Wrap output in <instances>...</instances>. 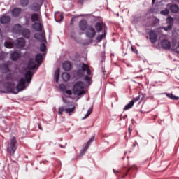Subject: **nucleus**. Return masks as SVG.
I'll return each mask as SVG.
<instances>
[{
  "mask_svg": "<svg viewBox=\"0 0 179 179\" xmlns=\"http://www.w3.org/2000/svg\"><path fill=\"white\" fill-rule=\"evenodd\" d=\"M34 73L31 71H28L24 73L25 78H20L18 80L17 85L15 87V84L12 85L10 83H8L7 90L10 93H13L14 94H17L19 92H22L26 89V83H30L31 79H33Z\"/></svg>",
  "mask_w": 179,
  "mask_h": 179,
  "instance_id": "nucleus-1",
  "label": "nucleus"
},
{
  "mask_svg": "<svg viewBox=\"0 0 179 179\" xmlns=\"http://www.w3.org/2000/svg\"><path fill=\"white\" fill-rule=\"evenodd\" d=\"M84 89L85 83L82 81H78L73 86V94L75 96H82L85 93V90H83Z\"/></svg>",
  "mask_w": 179,
  "mask_h": 179,
  "instance_id": "nucleus-2",
  "label": "nucleus"
},
{
  "mask_svg": "<svg viewBox=\"0 0 179 179\" xmlns=\"http://www.w3.org/2000/svg\"><path fill=\"white\" fill-rule=\"evenodd\" d=\"M81 69H78L76 71V76L78 78H83L85 76V72H87V75H92V70L90 67H89V64H86L85 63H82L80 64Z\"/></svg>",
  "mask_w": 179,
  "mask_h": 179,
  "instance_id": "nucleus-3",
  "label": "nucleus"
},
{
  "mask_svg": "<svg viewBox=\"0 0 179 179\" xmlns=\"http://www.w3.org/2000/svg\"><path fill=\"white\" fill-rule=\"evenodd\" d=\"M16 149H17V141L15 137H13L8 141L7 150L11 156H13L15 152H16Z\"/></svg>",
  "mask_w": 179,
  "mask_h": 179,
  "instance_id": "nucleus-4",
  "label": "nucleus"
},
{
  "mask_svg": "<svg viewBox=\"0 0 179 179\" xmlns=\"http://www.w3.org/2000/svg\"><path fill=\"white\" fill-rule=\"evenodd\" d=\"M135 169H136V166H132L129 167L128 169H127V168L125 167L121 169L120 171H115V169H113V173L116 176H117V177H121V178H125V177L128 176V173H129V171H134Z\"/></svg>",
  "mask_w": 179,
  "mask_h": 179,
  "instance_id": "nucleus-5",
  "label": "nucleus"
},
{
  "mask_svg": "<svg viewBox=\"0 0 179 179\" xmlns=\"http://www.w3.org/2000/svg\"><path fill=\"white\" fill-rule=\"evenodd\" d=\"M14 30H17V33L22 34L24 38H30L31 31L27 28L22 29V25L17 24L14 26Z\"/></svg>",
  "mask_w": 179,
  "mask_h": 179,
  "instance_id": "nucleus-6",
  "label": "nucleus"
},
{
  "mask_svg": "<svg viewBox=\"0 0 179 179\" xmlns=\"http://www.w3.org/2000/svg\"><path fill=\"white\" fill-rule=\"evenodd\" d=\"M13 66V62L11 61H8L6 62L0 64L1 71H4L6 73L12 72V66Z\"/></svg>",
  "mask_w": 179,
  "mask_h": 179,
  "instance_id": "nucleus-7",
  "label": "nucleus"
},
{
  "mask_svg": "<svg viewBox=\"0 0 179 179\" xmlns=\"http://www.w3.org/2000/svg\"><path fill=\"white\" fill-rule=\"evenodd\" d=\"M96 34L97 31H96V29L92 25H89L88 29L85 31V36L87 38H94Z\"/></svg>",
  "mask_w": 179,
  "mask_h": 179,
  "instance_id": "nucleus-8",
  "label": "nucleus"
},
{
  "mask_svg": "<svg viewBox=\"0 0 179 179\" xmlns=\"http://www.w3.org/2000/svg\"><path fill=\"white\" fill-rule=\"evenodd\" d=\"M95 30L97 33H100V31H103L105 34H107V26L104 22H96L94 25Z\"/></svg>",
  "mask_w": 179,
  "mask_h": 179,
  "instance_id": "nucleus-9",
  "label": "nucleus"
},
{
  "mask_svg": "<svg viewBox=\"0 0 179 179\" xmlns=\"http://www.w3.org/2000/svg\"><path fill=\"white\" fill-rule=\"evenodd\" d=\"M78 27L81 31H86L89 29L87 21L85 19H83L79 22Z\"/></svg>",
  "mask_w": 179,
  "mask_h": 179,
  "instance_id": "nucleus-10",
  "label": "nucleus"
},
{
  "mask_svg": "<svg viewBox=\"0 0 179 179\" xmlns=\"http://www.w3.org/2000/svg\"><path fill=\"white\" fill-rule=\"evenodd\" d=\"M36 68H37V64H36V62H34V59H29L28 61L27 69L29 71H34Z\"/></svg>",
  "mask_w": 179,
  "mask_h": 179,
  "instance_id": "nucleus-11",
  "label": "nucleus"
},
{
  "mask_svg": "<svg viewBox=\"0 0 179 179\" xmlns=\"http://www.w3.org/2000/svg\"><path fill=\"white\" fill-rule=\"evenodd\" d=\"M24 45H26V40L24 38L17 39V43L15 44L17 48H23Z\"/></svg>",
  "mask_w": 179,
  "mask_h": 179,
  "instance_id": "nucleus-12",
  "label": "nucleus"
},
{
  "mask_svg": "<svg viewBox=\"0 0 179 179\" xmlns=\"http://www.w3.org/2000/svg\"><path fill=\"white\" fill-rule=\"evenodd\" d=\"M161 45L164 50H170L171 48V43L166 39H164L161 41Z\"/></svg>",
  "mask_w": 179,
  "mask_h": 179,
  "instance_id": "nucleus-13",
  "label": "nucleus"
},
{
  "mask_svg": "<svg viewBox=\"0 0 179 179\" xmlns=\"http://www.w3.org/2000/svg\"><path fill=\"white\" fill-rule=\"evenodd\" d=\"M93 141H94V136H92L89 141L87 143L86 145L85 146L84 149L82 150L80 156H83V155H85L86 153V150H87L89 149V146H90L92 142H93Z\"/></svg>",
  "mask_w": 179,
  "mask_h": 179,
  "instance_id": "nucleus-14",
  "label": "nucleus"
},
{
  "mask_svg": "<svg viewBox=\"0 0 179 179\" xmlns=\"http://www.w3.org/2000/svg\"><path fill=\"white\" fill-rule=\"evenodd\" d=\"M150 41H151L152 44H155L157 41V34L155 31H150Z\"/></svg>",
  "mask_w": 179,
  "mask_h": 179,
  "instance_id": "nucleus-15",
  "label": "nucleus"
},
{
  "mask_svg": "<svg viewBox=\"0 0 179 179\" xmlns=\"http://www.w3.org/2000/svg\"><path fill=\"white\" fill-rule=\"evenodd\" d=\"M62 68L64 71H71V69H72V64L69 61H65L62 64Z\"/></svg>",
  "mask_w": 179,
  "mask_h": 179,
  "instance_id": "nucleus-16",
  "label": "nucleus"
},
{
  "mask_svg": "<svg viewBox=\"0 0 179 179\" xmlns=\"http://www.w3.org/2000/svg\"><path fill=\"white\" fill-rule=\"evenodd\" d=\"M10 20H11L10 16L3 15L0 18V22L1 23V24H8V23L10 22Z\"/></svg>",
  "mask_w": 179,
  "mask_h": 179,
  "instance_id": "nucleus-17",
  "label": "nucleus"
},
{
  "mask_svg": "<svg viewBox=\"0 0 179 179\" xmlns=\"http://www.w3.org/2000/svg\"><path fill=\"white\" fill-rule=\"evenodd\" d=\"M34 37L36 40H39L41 42L45 41V35L44 33L35 34Z\"/></svg>",
  "mask_w": 179,
  "mask_h": 179,
  "instance_id": "nucleus-18",
  "label": "nucleus"
},
{
  "mask_svg": "<svg viewBox=\"0 0 179 179\" xmlns=\"http://www.w3.org/2000/svg\"><path fill=\"white\" fill-rule=\"evenodd\" d=\"M32 29L35 30V31H43V25L40 22H35L32 25Z\"/></svg>",
  "mask_w": 179,
  "mask_h": 179,
  "instance_id": "nucleus-19",
  "label": "nucleus"
},
{
  "mask_svg": "<svg viewBox=\"0 0 179 179\" xmlns=\"http://www.w3.org/2000/svg\"><path fill=\"white\" fill-rule=\"evenodd\" d=\"M20 13H22V8H15L13 9L11 11V15L14 17H17V16H19Z\"/></svg>",
  "mask_w": 179,
  "mask_h": 179,
  "instance_id": "nucleus-20",
  "label": "nucleus"
},
{
  "mask_svg": "<svg viewBox=\"0 0 179 179\" xmlns=\"http://www.w3.org/2000/svg\"><path fill=\"white\" fill-rule=\"evenodd\" d=\"M20 58V53L17 52H11L10 53V59L12 61H17Z\"/></svg>",
  "mask_w": 179,
  "mask_h": 179,
  "instance_id": "nucleus-21",
  "label": "nucleus"
},
{
  "mask_svg": "<svg viewBox=\"0 0 179 179\" xmlns=\"http://www.w3.org/2000/svg\"><path fill=\"white\" fill-rule=\"evenodd\" d=\"M40 4H38V3H33L29 6V9H31V10H33L34 12H38V10H40Z\"/></svg>",
  "mask_w": 179,
  "mask_h": 179,
  "instance_id": "nucleus-22",
  "label": "nucleus"
},
{
  "mask_svg": "<svg viewBox=\"0 0 179 179\" xmlns=\"http://www.w3.org/2000/svg\"><path fill=\"white\" fill-rule=\"evenodd\" d=\"M35 62L38 64V65H41L43 63V55L41 53H38L35 57Z\"/></svg>",
  "mask_w": 179,
  "mask_h": 179,
  "instance_id": "nucleus-23",
  "label": "nucleus"
},
{
  "mask_svg": "<svg viewBox=\"0 0 179 179\" xmlns=\"http://www.w3.org/2000/svg\"><path fill=\"white\" fill-rule=\"evenodd\" d=\"M169 10L172 13H178L179 11V7L177 6V4H172L169 7Z\"/></svg>",
  "mask_w": 179,
  "mask_h": 179,
  "instance_id": "nucleus-24",
  "label": "nucleus"
},
{
  "mask_svg": "<svg viewBox=\"0 0 179 179\" xmlns=\"http://www.w3.org/2000/svg\"><path fill=\"white\" fill-rule=\"evenodd\" d=\"M31 22H41V17L37 13H33L31 16Z\"/></svg>",
  "mask_w": 179,
  "mask_h": 179,
  "instance_id": "nucleus-25",
  "label": "nucleus"
},
{
  "mask_svg": "<svg viewBox=\"0 0 179 179\" xmlns=\"http://www.w3.org/2000/svg\"><path fill=\"white\" fill-rule=\"evenodd\" d=\"M70 78H71V76H69V73H63L62 74V78L63 79V80L64 82H68V80H69Z\"/></svg>",
  "mask_w": 179,
  "mask_h": 179,
  "instance_id": "nucleus-26",
  "label": "nucleus"
},
{
  "mask_svg": "<svg viewBox=\"0 0 179 179\" xmlns=\"http://www.w3.org/2000/svg\"><path fill=\"white\" fill-rule=\"evenodd\" d=\"M59 72H60L59 69H56V71L55 72V79L57 83H58V82L59 80Z\"/></svg>",
  "mask_w": 179,
  "mask_h": 179,
  "instance_id": "nucleus-27",
  "label": "nucleus"
},
{
  "mask_svg": "<svg viewBox=\"0 0 179 179\" xmlns=\"http://www.w3.org/2000/svg\"><path fill=\"white\" fill-rule=\"evenodd\" d=\"M29 2H30V0H20V4L21 6H23V8H26V6L29 5Z\"/></svg>",
  "mask_w": 179,
  "mask_h": 179,
  "instance_id": "nucleus-28",
  "label": "nucleus"
},
{
  "mask_svg": "<svg viewBox=\"0 0 179 179\" xmlns=\"http://www.w3.org/2000/svg\"><path fill=\"white\" fill-rule=\"evenodd\" d=\"M106 34L103 32V34H101V35H98L96 38V42L97 43H100V41H101V40H103V38H104V37H106Z\"/></svg>",
  "mask_w": 179,
  "mask_h": 179,
  "instance_id": "nucleus-29",
  "label": "nucleus"
},
{
  "mask_svg": "<svg viewBox=\"0 0 179 179\" xmlns=\"http://www.w3.org/2000/svg\"><path fill=\"white\" fill-rule=\"evenodd\" d=\"M134 101H130L127 105L125 106L124 108V111H127V110H129L130 108H132L134 107Z\"/></svg>",
  "mask_w": 179,
  "mask_h": 179,
  "instance_id": "nucleus-30",
  "label": "nucleus"
},
{
  "mask_svg": "<svg viewBox=\"0 0 179 179\" xmlns=\"http://www.w3.org/2000/svg\"><path fill=\"white\" fill-rule=\"evenodd\" d=\"M6 79L7 80H15V76L13 75V73L7 74V76H6Z\"/></svg>",
  "mask_w": 179,
  "mask_h": 179,
  "instance_id": "nucleus-31",
  "label": "nucleus"
},
{
  "mask_svg": "<svg viewBox=\"0 0 179 179\" xmlns=\"http://www.w3.org/2000/svg\"><path fill=\"white\" fill-rule=\"evenodd\" d=\"M166 23L168 24H173L174 25V18L171 16H169L166 19Z\"/></svg>",
  "mask_w": 179,
  "mask_h": 179,
  "instance_id": "nucleus-32",
  "label": "nucleus"
},
{
  "mask_svg": "<svg viewBox=\"0 0 179 179\" xmlns=\"http://www.w3.org/2000/svg\"><path fill=\"white\" fill-rule=\"evenodd\" d=\"M166 96H167V97H169V99H171V100H178L179 99L178 96H176L173 94H166Z\"/></svg>",
  "mask_w": 179,
  "mask_h": 179,
  "instance_id": "nucleus-33",
  "label": "nucleus"
},
{
  "mask_svg": "<svg viewBox=\"0 0 179 179\" xmlns=\"http://www.w3.org/2000/svg\"><path fill=\"white\" fill-rule=\"evenodd\" d=\"M169 13H170V11L169 10L168 8H166L165 10H162L160 12V14L163 15L164 16H168L169 15Z\"/></svg>",
  "mask_w": 179,
  "mask_h": 179,
  "instance_id": "nucleus-34",
  "label": "nucleus"
},
{
  "mask_svg": "<svg viewBox=\"0 0 179 179\" xmlns=\"http://www.w3.org/2000/svg\"><path fill=\"white\" fill-rule=\"evenodd\" d=\"M6 48H13V43L12 42H6L4 43Z\"/></svg>",
  "mask_w": 179,
  "mask_h": 179,
  "instance_id": "nucleus-35",
  "label": "nucleus"
},
{
  "mask_svg": "<svg viewBox=\"0 0 179 179\" xmlns=\"http://www.w3.org/2000/svg\"><path fill=\"white\" fill-rule=\"evenodd\" d=\"M45 50H47V46L44 43H41L40 45V51L41 52H44V51H45Z\"/></svg>",
  "mask_w": 179,
  "mask_h": 179,
  "instance_id": "nucleus-36",
  "label": "nucleus"
},
{
  "mask_svg": "<svg viewBox=\"0 0 179 179\" xmlns=\"http://www.w3.org/2000/svg\"><path fill=\"white\" fill-rule=\"evenodd\" d=\"M75 106L71 108H66L65 113H66L67 114H71V113H73V111H75Z\"/></svg>",
  "mask_w": 179,
  "mask_h": 179,
  "instance_id": "nucleus-37",
  "label": "nucleus"
},
{
  "mask_svg": "<svg viewBox=\"0 0 179 179\" xmlns=\"http://www.w3.org/2000/svg\"><path fill=\"white\" fill-rule=\"evenodd\" d=\"M65 110H66V108H65L64 107H59V112H58V114L59 115H62V114H63V113H64V111H65Z\"/></svg>",
  "mask_w": 179,
  "mask_h": 179,
  "instance_id": "nucleus-38",
  "label": "nucleus"
},
{
  "mask_svg": "<svg viewBox=\"0 0 179 179\" xmlns=\"http://www.w3.org/2000/svg\"><path fill=\"white\" fill-rule=\"evenodd\" d=\"M84 80H85V82H87V83H90V80H92V78L89 77V75H85L84 76Z\"/></svg>",
  "mask_w": 179,
  "mask_h": 179,
  "instance_id": "nucleus-39",
  "label": "nucleus"
},
{
  "mask_svg": "<svg viewBox=\"0 0 179 179\" xmlns=\"http://www.w3.org/2000/svg\"><path fill=\"white\" fill-rule=\"evenodd\" d=\"M92 113H93V109H89L87 111V113L84 116L83 119L85 120V118H87V117H89V115H90V114H92Z\"/></svg>",
  "mask_w": 179,
  "mask_h": 179,
  "instance_id": "nucleus-40",
  "label": "nucleus"
},
{
  "mask_svg": "<svg viewBox=\"0 0 179 179\" xmlns=\"http://www.w3.org/2000/svg\"><path fill=\"white\" fill-rule=\"evenodd\" d=\"M59 88L62 90V92H64V90L66 89V87L64 84H60Z\"/></svg>",
  "mask_w": 179,
  "mask_h": 179,
  "instance_id": "nucleus-41",
  "label": "nucleus"
},
{
  "mask_svg": "<svg viewBox=\"0 0 179 179\" xmlns=\"http://www.w3.org/2000/svg\"><path fill=\"white\" fill-rule=\"evenodd\" d=\"M139 99H141V96H136V98H134L131 101H134V104H135V103H136V101H138L139 100Z\"/></svg>",
  "mask_w": 179,
  "mask_h": 179,
  "instance_id": "nucleus-42",
  "label": "nucleus"
},
{
  "mask_svg": "<svg viewBox=\"0 0 179 179\" xmlns=\"http://www.w3.org/2000/svg\"><path fill=\"white\" fill-rule=\"evenodd\" d=\"M173 51L176 52L177 54H179V42L178 43V46L173 49Z\"/></svg>",
  "mask_w": 179,
  "mask_h": 179,
  "instance_id": "nucleus-43",
  "label": "nucleus"
},
{
  "mask_svg": "<svg viewBox=\"0 0 179 179\" xmlns=\"http://www.w3.org/2000/svg\"><path fill=\"white\" fill-rule=\"evenodd\" d=\"M66 94H69V96H72V91L71 90H66Z\"/></svg>",
  "mask_w": 179,
  "mask_h": 179,
  "instance_id": "nucleus-44",
  "label": "nucleus"
},
{
  "mask_svg": "<svg viewBox=\"0 0 179 179\" xmlns=\"http://www.w3.org/2000/svg\"><path fill=\"white\" fill-rule=\"evenodd\" d=\"M128 132H129V138H131V134L132 133V128L131 127H129Z\"/></svg>",
  "mask_w": 179,
  "mask_h": 179,
  "instance_id": "nucleus-45",
  "label": "nucleus"
},
{
  "mask_svg": "<svg viewBox=\"0 0 179 179\" xmlns=\"http://www.w3.org/2000/svg\"><path fill=\"white\" fill-rule=\"evenodd\" d=\"M173 24H169V25L167 27V30H171L173 29Z\"/></svg>",
  "mask_w": 179,
  "mask_h": 179,
  "instance_id": "nucleus-46",
  "label": "nucleus"
},
{
  "mask_svg": "<svg viewBox=\"0 0 179 179\" xmlns=\"http://www.w3.org/2000/svg\"><path fill=\"white\" fill-rule=\"evenodd\" d=\"M38 127L39 129H41V131H43V127H41V124H38Z\"/></svg>",
  "mask_w": 179,
  "mask_h": 179,
  "instance_id": "nucleus-47",
  "label": "nucleus"
},
{
  "mask_svg": "<svg viewBox=\"0 0 179 179\" xmlns=\"http://www.w3.org/2000/svg\"><path fill=\"white\" fill-rule=\"evenodd\" d=\"M70 24H73V18H72L70 21Z\"/></svg>",
  "mask_w": 179,
  "mask_h": 179,
  "instance_id": "nucleus-48",
  "label": "nucleus"
},
{
  "mask_svg": "<svg viewBox=\"0 0 179 179\" xmlns=\"http://www.w3.org/2000/svg\"><path fill=\"white\" fill-rule=\"evenodd\" d=\"M78 2H80V3H83V0H78Z\"/></svg>",
  "mask_w": 179,
  "mask_h": 179,
  "instance_id": "nucleus-49",
  "label": "nucleus"
},
{
  "mask_svg": "<svg viewBox=\"0 0 179 179\" xmlns=\"http://www.w3.org/2000/svg\"><path fill=\"white\" fill-rule=\"evenodd\" d=\"M60 16H61V19L62 20V19H64V16H62V15H61Z\"/></svg>",
  "mask_w": 179,
  "mask_h": 179,
  "instance_id": "nucleus-50",
  "label": "nucleus"
},
{
  "mask_svg": "<svg viewBox=\"0 0 179 179\" xmlns=\"http://www.w3.org/2000/svg\"><path fill=\"white\" fill-rule=\"evenodd\" d=\"M156 2V0H152V3H155Z\"/></svg>",
  "mask_w": 179,
  "mask_h": 179,
  "instance_id": "nucleus-51",
  "label": "nucleus"
},
{
  "mask_svg": "<svg viewBox=\"0 0 179 179\" xmlns=\"http://www.w3.org/2000/svg\"><path fill=\"white\" fill-rule=\"evenodd\" d=\"M59 146H60V148H64V146L62 145H60Z\"/></svg>",
  "mask_w": 179,
  "mask_h": 179,
  "instance_id": "nucleus-52",
  "label": "nucleus"
},
{
  "mask_svg": "<svg viewBox=\"0 0 179 179\" xmlns=\"http://www.w3.org/2000/svg\"><path fill=\"white\" fill-rule=\"evenodd\" d=\"M132 51H134V48H131Z\"/></svg>",
  "mask_w": 179,
  "mask_h": 179,
  "instance_id": "nucleus-53",
  "label": "nucleus"
},
{
  "mask_svg": "<svg viewBox=\"0 0 179 179\" xmlns=\"http://www.w3.org/2000/svg\"><path fill=\"white\" fill-rule=\"evenodd\" d=\"M0 33H1V29H0Z\"/></svg>",
  "mask_w": 179,
  "mask_h": 179,
  "instance_id": "nucleus-54",
  "label": "nucleus"
}]
</instances>
